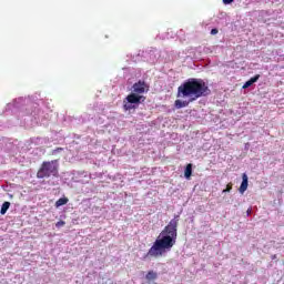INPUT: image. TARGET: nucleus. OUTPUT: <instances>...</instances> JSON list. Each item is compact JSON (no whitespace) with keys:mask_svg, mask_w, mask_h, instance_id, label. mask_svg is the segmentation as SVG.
Here are the masks:
<instances>
[{"mask_svg":"<svg viewBox=\"0 0 284 284\" xmlns=\"http://www.w3.org/2000/svg\"><path fill=\"white\" fill-rule=\"evenodd\" d=\"M247 214L248 215L252 214V210L251 209L247 210Z\"/></svg>","mask_w":284,"mask_h":284,"instance_id":"dca6fc26","label":"nucleus"},{"mask_svg":"<svg viewBox=\"0 0 284 284\" xmlns=\"http://www.w3.org/2000/svg\"><path fill=\"white\" fill-rule=\"evenodd\" d=\"M258 79H261V74H256L253 78H251L248 81H246L243 84V90H247V88H251V85H254V83H256V81H258Z\"/></svg>","mask_w":284,"mask_h":284,"instance_id":"423d86ee","label":"nucleus"},{"mask_svg":"<svg viewBox=\"0 0 284 284\" xmlns=\"http://www.w3.org/2000/svg\"><path fill=\"white\" fill-rule=\"evenodd\" d=\"M8 210H10V202H4L1 206V210H0V214H6V212H8Z\"/></svg>","mask_w":284,"mask_h":284,"instance_id":"9d476101","label":"nucleus"},{"mask_svg":"<svg viewBox=\"0 0 284 284\" xmlns=\"http://www.w3.org/2000/svg\"><path fill=\"white\" fill-rule=\"evenodd\" d=\"M209 94H212V91L205 80L190 78L178 88L176 94L178 99L189 100H175L174 105L176 110H181V108H187L193 101L201 99V97H209Z\"/></svg>","mask_w":284,"mask_h":284,"instance_id":"f257e3e1","label":"nucleus"},{"mask_svg":"<svg viewBox=\"0 0 284 284\" xmlns=\"http://www.w3.org/2000/svg\"><path fill=\"white\" fill-rule=\"evenodd\" d=\"M133 93L129 94L123 100V110L125 112H130V110H136L139 108L140 103H143L145 101V97L141 94H145L150 90V87L145 81L139 80L132 85Z\"/></svg>","mask_w":284,"mask_h":284,"instance_id":"7ed1b4c3","label":"nucleus"},{"mask_svg":"<svg viewBox=\"0 0 284 284\" xmlns=\"http://www.w3.org/2000/svg\"><path fill=\"white\" fill-rule=\"evenodd\" d=\"M65 225V221H59L55 223V227H63Z\"/></svg>","mask_w":284,"mask_h":284,"instance_id":"f8f14e48","label":"nucleus"},{"mask_svg":"<svg viewBox=\"0 0 284 284\" xmlns=\"http://www.w3.org/2000/svg\"><path fill=\"white\" fill-rule=\"evenodd\" d=\"M179 227V215H175L160 233L153 245L149 248L144 258H161L166 252H170L176 245Z\"/></svg>","mask_w":284,"mask_h":284,"instance_id":"f03ea898","label":"nucleus"},{"mask_svg":"<svg viewBox=\"0 0 284 284\" xmlns=\"http://www.w3.org/2000/svg\"><path fill=\"white\" fill-rule=\"evenodd\" d=\"M50 176H59V163L57 160L42 162L37 172V179H50Z\"/></svg>","mask_w":284,"mask_h":284,"instance_id":"20e7f679","label":"nucleus"},{"mask_svg":"<svg viewBox=\"0 0 284 284\" xmlns=\"http://www.w3.org/2000/svg\"><path fill=\"white\" fill-rule=\"evenodd\" d=\"M223 192H224V193H225V192H232V183H229V184L226 185V189L223 190Z\"/></svg>","mask_w":284,"mask_h":284,"instance_id":"9b49d317","label":"nucleus"},{"mask_svg":"<svg viewBox=\"0 0 284 284\" xmlns=\"http://www.w3.org/2000/svg\"><path fill=\"white\" fill-rule=\"evenodd\" d=\"M63 150V148H58L57 150H55V152H61Z\"/></svg>","mask_w":284,"mask_h":284,"instance_id":"2eb2a0df","label":"nucleus"},{"mask_svg":"<svg viewBox=\"0 0 284 284\" xmlns=\"http://www.w3.org/2000/svg\"><path fill=\"white\" fill-rule=\"evenodd\" d=\"M211 34H213V36H214V34H219V29H212V30H211Z\"/></svg>","mask_w":284,"mask_h":284,"instance_id":"4468645a","label":"nucleus"},{"mask_svg":"<svg viewBox=\"0 0 284 284\" xmlns=\"http://www.w3.org/2000/svg\"><path fill=\"white\" fill-rule=\"evenodd\" d=\"M224 6H230V3H234V0H223Z\"/></svg>","mask_w":284,"mask_h":284,"instance_id":"ddd939ff","label":"nucleus"},{"mask_svg":"<svg viewBox=\"0 0 284 284\" xmlns=\"http://www.w3.org/2000/svg\"><path fill=\"white\" fill-rule=\"evenodd\" d=\"M146 281H156L159 278V274L154 271H149L145 275Z\"/></svg>","mask_w":284,"mask_h":284,"instance_id":"0eeeda50","label":"nucleus"},{"mask_svg":"<svg viewBox=\"0 0 284 284\" xmlns=\"http://www.w3.org/2000/svg\"><path fill=\"white\" fill-rule=\"evenodd\" d=\"M184 176L185 179H190V176H192V164H187L184 171Z\"/></svg>","mask_w":284,"mask_h":284,"instance_id":"1a4fd4ad","label":"nucleus"},{"mask_svg":"<svg viewBox=\"0 0 284 284\" xmlns=\"http://www.w3.org/2000/svg\"><path fill=\"white\" fill-rule=\"evenodd\" d=\"M247 185H248L247 174L243 173L242 174V183H241L240 189H239L241 194H245V192L247 191Z\"/></svg>","mask_w":284,"mask_h":284,"instance_id":"39448f33","label":"nucleus"},{"mask_svg":"<svg viewBox=\"0 0 284 284\" xmlns=\"http://www.w3.org/2000/svg\"><path fill=\"white\" fill-rule=\"evenodd\" d=\"M68 201H70L68 197H60L57 202H55V207H61L63 205H68Z\"/></svg>","mask_w":284,"mask_h":284,"instance_id":"6e6552de","label":"nucleus"}]
</instances>
